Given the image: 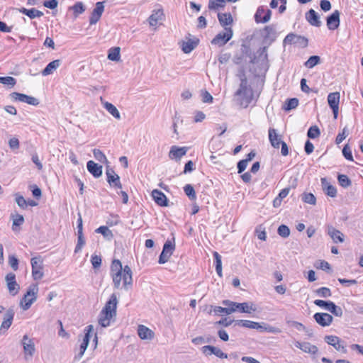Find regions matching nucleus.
Instances as JSON below:
<instances>
[{
    "label": "nucleus",
    "instance_id": "33",
    "mask_svg": "<svg viewBox=\"0 0 363 363\" xmlns=\"http://www.w3.org/2000/svg\"><path fill=\"white\" fill-rule=\"evenodd\" d=\"M18 11L20 13H22L26 15L31 19H33L36 17H41L43 16V13L42 11L37 10L35 8H32L30 9H27L26 8H21V9H18Z\"/></svg>",
    "mask_w": 363,
    "mask_h": 363
},
{
    "label": "nucleus",
    "instance_id": "55",
    "mask_svg": "<svg viewBox=\"0 0 363 363\" xmlns=\"http://www.w3.org/2000/svg\"><path fill=\"white\" fill-rule=\"evenodd\" d=\"M16 202L17 205L21 208H26L27 207V201L24 199V197L20 195L18 193L15 194Z\"/></svg>",
    "mask_w": 363,
    "mask_h": 363
},
{
    "label": "nucleus",
    "instance_id": "4",
    "mask_svg": "<svg viewBox=\"0 0 363 363\" xmlns=\"http://www.w3.org/2000/svg\"><path fill=\"white\" fill-rule=\"evenodd\" d=\"M38 292V284H31L28 287L26 294L24 295V296L20 301V305L24 311H26L28 308H30L33 303L36 301Z\"/></svg>",
    "mask_w": 363,
    "mask_h": 363
},
{
    "label": "nucleus",
    "instance_id": "28",
    "mask_svg": "<svg viewBox=\"0 0 363 363\" xmlns=\"http://www.w3.org/2000/svg\"><path fill=\"white\" fill-rule=\"evenodd\" d=\"M199 42V40L197 38H189L187 41H183L182 43V51L186 54L190 53L194 49L196 48Z\"/></svg>",
    "mask_w": 363,
    "mask_h": 363
},
{
    "label": "nucleus",
    "instance_id": "58",
    "mask_svg": "<svg viewBox=\"0 0 363 363\" xmlns=\"http://www.w3.org/2000/svg\"><path fill=\"white\" fill-rule=\"evenodd\" d=\"M315 293L322 298H328L331 296V291L329 288L321 287L315 291Z\"/></svg>",
    "mask_w": 363,
    "mask_h": 363
},
{
    "label": "nucleus",
    "instance_id": "3",
    "mask_svg": "<svg viewBox=\"0 0 363 363\" xmlns=\"http://www.w3.org/2000/svg\"><path fill=\"white\" fill-rule=\"evenodd\" d=\"M222 303L225 306H229L230 309L232 310L231 313L236 311H239L240 313H251L252 312H255L256 311V308L252 303H250V305H249V303L247 302L237 303L230 300H223Z\"/></svg>",
    "mask_w": 363,
    "mask_h": 363
},
{
    "label": "nucleus",
    "instance_id": "30",
    "mask_svg": "<svg viewBox=\"0 0 363 363\" xmlns=\"http://www.w3.org/2000/svg\"><path fill=\"white\" fill-rule=\"evenodd\" d=\"M269 139L271 145L274 148H279L280 145L283 143L281 137L277 135L276 130L274 128H269Z\"/></svg>",
    "mask_w": 363,
    "mask_h": 363
},
{
    "label": "nucleus",
    "instance_id": "37",
    "mask_svg": "<svg viewBox=\"0 0 363 363\" xmlns=\"http://www.w3.org/2000/svg\"><path fill=\"white\" fill-rule=\"evenodd\" d=\"M120 51L119 47H113L109 49L108 53V59L111 61L118 62L120 60Z\"/></svg>",
    "mask_w": 363,
    "mask_h": 363
},
{
    "label": "nucleus",
    "instance_id": "7",
    "mask_svg": "<svg viewBox=\"0 0 363 363\" xmlns=\"http://www.w3.org/2000/svg\"><path fill=\"white\" fill-rule=\"evenodd\" d=\"M32 276L34 280H40L43 277V263L40 257H33L30 260Z\"/></svg>",
    "mask_w": 363,
    "mask_h": 363
},
{
    "label": "nucleus",
    "instance_id": "16",
    "mask_svg": "<svg viewBox=\"0 0 363 363\" xmlns=\"http://www.w3.org/2000/svg\"><path fill=\"white\" fill-rule=\"evenodd\" d=\"M313 318L322 327L329 326L333 320V316L327 313H316L314 314Z\"/></svg>",
    "mask_w": 363,
    "mask_h": 363
},
{
    "label": "nucleus",
    "instance_id": "22",
    "mask_svg": "<svg viewBox=\"0 0 363 363\" xmlns=\"http://www.w3.org/2000/svg\"><path fill=\"white\" fill-rule=\"evenodd\" d=\"M186 152H187V147H179L176 145H174L171 147V149L169 150V157L172 160H179L184 155H186Z\"/></svg>",
    "mask_w": 363,
    "mask_h": 363
},
{
    "label": "nucleus",
    "instance_id": "24",
    "mask_svg": "<svg viewBox=\"0 0 363 363\" xmlns=\"http://www.w3.org/2000/svg\"><path fill=\"white\" fill-rule=\"evenodd\" d=\"M306 18L307 21L313 26L320 27L322 25V22L320 20V16L312 9H311L308 12H306Z\"/></svg>",
    "mask_w": 363,
    "mask_h": 363
},
{
    "label": "nucleus",
    "instance_id": "49",
    "mask_svg": "<svg viewBox=\"0 0 363 363\" xmlns=\"http://www.w3.org/2000/svg\"><path fill=\"white\" fill-rule=\"evenodd\" d=\"M337 179L340 185L344 188L350 186L352 184L351 180L349 179V177L345 174H339L337 177Z\"/></svg>",
    "mask_w": 363,
    "mask_h": 363
},
{
    "label": "nucleus",
    "instance_id": "19",
    "mask_svg": "<svg viewBox=\"0 0 363 363\" xmlns=\"http://www.w3.org/2000/svg\"><path fill=\"white\" fill-rule=\"evenodd\" d=\"M104 11V6L103 2H97L95 9L91 12L89 23L90 25L96 24L101 17Z\"/></svg>",
    "mask_w": 363,
    "mask_h": 363
},
{
    "label": "nucleus",
    "instance_id": "43",
    "mask_svg": "<svg viewBox=\"0 0 363 363\" xmlns=\"http://www.w3.org/2000/svg\"><path fill=\"white\" fill-rule=\"evenodd\" d=\"M301 199L304 203L315 205L316 203V199L312 193H303L301 194Z\"/></svg>",
    "mask_w": 363,
    "mask_h": 363
},
{
    "label": "nucleus",
    "instance_id": "6",
    "mask_svg": "<svg viewBox=\"0 0 363 363\" xmlns=\"http://www.w3.org/2000/svg\"><path fill=\"white\" fill-rule=\"evenodd\" d=\"M233 32L231 28H225L224 31L218 33L211 40L213 45L219 47L225 45L233 37Z\"/></svg>",
    "mask_w": 363,
    "mask_h": 363
},
{
    "label": "nucleus",
    "instance_id": "38",
    "mask_svg": "<svg viewBox=\"0 0 363 363\" xmlns=\"http://www.w3.org/2000/svg\"><path fill=\"white\" fill-rule=\"evenodd\" d=\"M213 311L216 315H220V313H225L226 315L231 314L232 310L230 309L229 306H227L225 308L221 307V306H211V309L208 312L209 314H211Z\"/></svg>",
    "mask_w": 363,
    "mask_h": 363
},
{
    "label": "nucleus",
    "instance_id": "12",
    "mask_svg": "<svg viewBox=\"0 0 363 363\" xmlns=\"http://www.w3.org/2000/svg\"><path fill=\"white\" fill-rule=\"evenodd\" d=\"M340 98L339 92L330 93L328 96V105L333 111L335 119H337L338 116Z\"/></svg>",
    "mask_w": 363,
    "mask_h": 363
},
{
    "label": "nucleus",
    "instance_id": "50",
    "mask_svg": "<svg viewBox=\"0 0 363 363\" xmlns=\"http://www.w3.org/2000/svg\"><path fill=\"white\" fill-rule=\"evenodd\" d=\"M184 191L186 194V195L191 200H195L196 198V192L194 189V187L191 184H186L184 187Z\"/></svg>",
    "mask_w": 363,
    "mask_h": 363
},
{
    "label": "nucleus",
    "instance_id": "21",
    "mask_svg": "<svg viewBox=\"0 0 363 363\" xmlns=\"http://www.w3.org/2000/svg\"><path fill=\"white\" fill-rule=\"evenodd\" d=\"M327 26L330 30H335L340 25V12L335 10L331 15L327 17Z\"/></svg>",
    "mask_w": 363,
    "mask_h": 363
},
{
    "label": "nucleus",
    "instance_id": "63",
    "mask_svg": "<svg viewBox=\"0 0 363 363\" xmlns=\"http://www.w3.org/2000/svg\"><path fill=\"white\" fill-rule=\"evenodd\" d=\"M342 154L344 157L350 161H353V157L352 155V151L348 145H345L342 149Z\"/></svg>",
    "mask_w": 363,
    "mask_h": 363
},
{
    "label": "nucleus",
    "instance_id": "60",
    "mask_svg": "<svg viewBox=\"0 0 363 363\" xmlns=\"http://www.w3.org/2000/svg\"><path fill=\"white\" fill-rule=\"evenodd\" d=\"M324 340L330 345H338V342H340V339L335 335H326L324 337Z\"/></svg>",
    "mask_w": 363,
    "mask_h": 363
},
{
    "label": "nucleus",
    "instance_id": "46",
    "mask_svg": "<svg viewBox=\"0 0 363 363\" xmlns=\"http://www.w3.org/2000/svg\"><path fill=\"white\" fill-rule=\"evenodd\" d=\"M298 105V100L296 98H292L286 100L285 102L284 109L286 111H290L296 108Z\"/></svg>",
    "mask_w": 363,
    "mask_h": 363
},
{
    "label": "nucleus",
    "instance_id": "25",
    "mask_svg": "<svg viewBox=\"0 0 363 363\" xmlns=\"http://www.w3.org/2000/svg\"><path fill=\"white\" fill-rule=\"evenodd\" d=\"M87 170L95 178H99L102 175V166L98 164L92 160H89L86 164Z\"/></svg>",
    "mask_w": 363,
    "mask_h": 363
},
{
    "label": "nucleus",
    "instance_id": "45",
    "mask_svg": "<svg viewBox=\"0 0 363 363\" xmlns=\"http://www.w3.org/2000/svg\"><path fill=\"white\" fill-rule=\"evenodd\" d=\"M74 11V15L75 17H77L79 14L82 13L85 11V6L82 2H77L74 6L70 7Z\"/></svg>",
    "mask_w": 363,
    "mask_h": 363
},
{
    "label": "nucleus",
    "instance_id": "47",
    "mask_svg": "<svg viewBox=\"0 0 363 363\" xmlns=\"http://www.w3.org/2000/svg\"><path fill=\"white\" fill-rule=\"evenodd\" d=\"M77 235H78L77 244L74 249L75 253L79 252L85 244V240H84V238L83 235V231H77Z\"/></svg>",
    "mask_w": 363,
    "mask_h": 363
},
{
    "label": "nucleus",
    "instance_id": "32",
    "mask_svg": "<svg viewBox=\"0 0 363 363\" xmlns=\"http://www.w3.org/2000/svg\"><path fill=\"white\" fill-rule=\"evenodd\" d=\"M218 18L220 24L225 28H228V26L232 25L233 19L230 13H218Z\"/></svg>",
    "mask_w": 363,
    "mask_h": 363
},
{
    "label": "nucleus",
    "instance_id": "56",
    "mask_svg": "<svg viewBox=\"0 0 363 363\" xmlns=\"http://www.w3.org/2000/svg\"><path fill=\"white\" fill-rule=\"evenodd\" d=\"M254 321L248 320H236L235 325H240L244 328L252 329Z\"/></svg>",
    "mask_w": 363,
    "mask_h": 363
},
{
    "label": "nucleus",
    "instance_id": "2",
    "mask_svg": "<svg viewBox=\"0 0 363 363\" xmlns=\"http://www.w3.org/2000/svg\"><path fill=\"white\" fill-rule=\"evenodd\" d=\"M118 298L116 294H112L109 300L100 313L99 323L102 327H107L110 325V320L116 315Z\"/></svg>",
    "mask_w": 363,
    "mask_h": 363
},
{
    "label": "nucleus",
    "instance_id": "53",
    "mask_svg": "<svg viewBox=\"0 0 363 363\" xmlns=\"http://www.w3.org/2000/svg\"><path fill=\"white\" fill-rule=\"evenodd\" d=\"M0 83L13 87L16 84V80L12 77H0Z\"/></svg>",
    "mask_w": 363,
    "mask_h": 363
},
{
    "label": "nucleus",
    "instance_id": "59",
    "mask_svg": "<svg viewBox=\"0 0 363 363\" xmlns=\"http://www.w3.org/2000/svg\"><path fill=\"white\" fill-rule=\"evenodd\" d=\"M24 223V218L22 215L16 214L13 219L12 229L16 230V226H20Z\"/></svg>",
    "mask_w": 363,
    "mask_h": 363
},
{
    "label": "nucleus",
    "instance_id": "39",
    "mask_svg": "<svg viewBox=\"0 0 363 363\" xmlns=\"http://www.w3.org/2000/svg\"><path fill=\"white\" fill-rule=\"evenodd\" d=\"M107 182L111 186L121 189L122 184L120 181V177L118 175L108 176L107 178Z\"/></svg>",
    "mask_w": 363,
    "mask_h": 363
},
{
    "label": "nucleus",
    "instance_id": "42",
    "mask_svg": "<svg viewBox=\"0 0 363 363\" xmlns=\"http://www.w3.org/2000/svg\"><path fill=\"white\" fill-rule=\"evenodd\" d=\"M320 63V57L318 55H313L308 58V60L304 63V65L308 68H313Z\"/></svg>",
    "mask_w": 363,
    "mask_h": 363
},
{
    "label": "nucleus",
    "instance_id": "40",
    "mask_svg": "<svg viewBox=\"0 0 363 363\" xmlns=\"http://www.w3.org/2000/svg\"><path fill=\"white\" fill-rule=\"evenodd\" d=\"M95 231L103 235L107 240H111L113 237L112 231L106 226H100Z\"/></svg>",
    "mask_w": 363,
    "mask_h": 363
},
{
    "label": "nucleus",
    "instance_id": "18",
    "mask_svg": "<svg viewBox=\"0 0 363 363\" xmlns=\"http://www.w3.org/2000/svg\"><path fill=\"white\" fill-rule=\"evenodd\" d=\"M14 317V311L9 308L4 316V320L0 327V333H4L11 325Z\"/></svg>",
    "mask_w": 363,
    "mask_h": 363
},
{
    "label": "nucleus",
    "instance_id": "36",
    "mask_svg": "<svg viewBox=\"0 0 363 363\" xmlns=\"http://www.w3.org/2000/svg\"><path fill=\"white\" fill-rule=\"evenodd\" d=\"M162 16L163 11L162 10L158 9L157 11H154L148 18L150 25L151 26H156L157 22L162 19Z\"/></svg>",
    "mask_w": 363,
    "mask_h": 363
},
{
    "label": "nucleus",
    "instance_id": "52",
    "mask_svg": "<svg viewBox=\"0 0 363 363\" xmlns=\"http://www.w3.org/2000/svg\"><path fill=\"white\" fill-rule=\"evenodd\" d=\"M277 233L281 237L286 238H288L290 235V229L286 225H281L277 230Z\"/></svg>",
    "mask_w": 363,
    "mask_h": 363
},
{
    "label": "nucleus",
    "instance_id": "57",
    "mask_svg": "<svg viewBox=\"0 0 363 363\" xmlns=\"http://www.w3.org/2000/svg\"><path fill=\"white\" fill-rule=\"evenodd\" d=\"M320 134V130L319 128L314 125V126H311L308 130V133H307V135L309 138H315L317 137H318Z\"/></svg>",
    "mask_w": 363,
    "mask_h": 363
},
{
    "label": "nucleus",
    "instance_id": "34",
    "mask_svg": "<svg viewBox=\"0 0 363 363\" xmlns=\"http://www.w3.org/2000/svg\"><path fill=\"white\" fill-rule=\"evenodd\" d=\"M61 61L60 60H55L50 62L45 68L42 71L43 76H48L52 74L57 68L60 66Z\"/></svg>",
    "mask_w": 363,
    "mask_h": 363
},
{
    "label": "nucleus",
    "instance_id": "27",
    "mask_svg": "<svg viewBox=\"0 0 363 363\" xmlns=\"http://www.w3.org/2000/svg\"><path fill=\"white\" fill-rule=\"evenodd\" d=\"M138 335L142 340H151L154 338V332L143 325H139L138 327Z\"/></svg>",
    "mask_w": 363,
    "mask_h": 363
},
{
    "label": "nucleus",
    "instance_id": "23",
    "mask_svg": "<svg viewBox=\"0 0 363 363\" xmlns=\"http://www.w3.org/2000/svg\"><path fill=\"white\" fill-rule=\"evenodd\" d=\"M152 196L155 203L160 206H167L168 200L165 194L160 190L154 189L152 191Z\"/></svg>",
    "mask_w": 363,
    "mask_h": 363
},
{
    "label": "nucleus",
    "instance_id": "44",
    "mask_svg": "<svg viewBox=\"0 0 363 363\" xmlns=\"http://www.w3.org/2000/svg\"><path fill=\"white\" fill-rule=\"evenodd\" d=\"M225 5V0H209L208 9L216 10L218 8H223Z\"/></svg>",
    "mask_w": 363,
    "mask_h": 363
},
{
    "label": "nucleus",
    "instance_id": "11",
    "mask_svg": "<svg viewBox=\"0 0 363 363\" xmlns=\"http://www.w3.org/2000/svg\"><path fill=\"white\" fill-rule=\"evenodd\" d=\"M284 43L294 44L302 48H306L308 45V39L303 36L298 35L294 33H289L285 37Z\"/></svg>",
    "mask_w": 363,
    "mask_h": 363
},
{
    "label": "nucleus",
    "instance_id": "17",
    "mask_svg": "<svg viewBox=\"0 0 363 363\" xmlns=\"http://www.w3.org/2000/svg\"><path fill=\"white\" fill-rule=\"evenodd\" d=\"M21 342L23 347L24 353L26 354V359H28V355L33 357L35 350L33 340L30 339L27 335H25L23 337Z\"/></svg>",
    "mask_w": 363,
    "mask_h": 363
},
{
    "label": "nucleus",
    "instance_id": "31",
    "mask_svg": "<svg viewBox=\"0 0 363 363\" xmlns=\"http://www.w3.org/2000/svg\"><path fill=\"white\" fill-rule=\"evenodd\" d=\"M328 233L332 238L334 242H344V235L343 234L338 230L334 228L332 226L328 227Z\"/></svg>",
    "mask_w": 363,
    "mask_h": 363
},
{
    "label": "nucleus",
    "instance_id": "35",
    "mask_svg": "<svg viewBox=\"0 0 363 363\" xmlns=\"http://www.w3.org/2000/svg\"><path fill=\"white\" fill-rule=\"evenodd\" d=\"M241 52L243 55L249 57L250 62L252 64L257 63V56L255 55H252L251 49L248 45L242 44L241 47Z\"/></svg>",
    "mask_w": 363,
    "mask_h": 363
},
{
    "label": "nucleus",
    "instance_id": "1",
    "mask_svg": "<svg viewBox=\"0 0 363 363\" xmlns=\"http://www.w3.org/2000/svg\"><path fill=\"white\" fill-rule=\"evenodd\" d=\"M111 276L116 289L121 287V280L123 281V287L126 291L132 287V270L128 265L123 267L120 260L113 259L112 261L111 264Z\"/></svg>",
    "mask_w": 363,
    "mask_h": 363
},
{
    "label": "nucleus",
    "instance_id": "51",
    "mask_svg": "<svg viewBox=\"0 0 363 363\" xmlns=\"http://www.w3.org/2000/svg\"><path fill=\"white\" fill-rule=\"evenodd\" d=\"M267 46H264L263 48H259V50L257 51V53L259 54V56L257 57V62L259 61L262 62H266L267 61Z\"/></svg>",
    "mask_w": 363,
    "mask_h": 363
},
{
    "label": "nucleus",
    "instance_id": "9",
    "mask_svg": "<svg viewBox=\"0 0 363 363\" xmlns=\"http://www.w3.org/2000/svg\"><path fill=\"white\" fill-rule=\"evenodd\" d=\"M175 249V245L170 240H167L163 245L162 251L159 257L158 262L164 264L168 262L169 257L173 254Z\"/></svg>",
    "mask_w": 363,
    "mask_h": 363
},
{
    "label": "nucleus",
    "instance_id": "41",
    "mask_svg": "<svg viewBox=\"0 0 363 363\" xmlns=\"http://www.w3.org/2000/svg\"><path fill=\"white\" fill-rule=\"evenodd\" d=\"M104 107L114 118L117 119H119L121 118V115L118 110L112 104L106 102L104 104Z\"/></svg>",
    "mask_w": 363,
    "mask_h": 363
},
{
    "label": "nucleus",
    "instance_id": "62",
    "mask_svg": "<svg viewBox=\"0 0 363 363\" xmlns=\"http://www.w3.org/2000/svg\"><path fill=\"white\" fill-rule=\"evenodd\" d=\"M236 320H230L228 318H223L220 320L215 323L216 325H222L224 327H228L231 325Z\"/></svg>",
    "mask_w": 363,
    "mask_h": 363
},
{
    "label": "nucleus",
    "instance_id": "64",
    "mask_svg": "<svg viewBox=\"0 0 363 363\" xmlns=\"http://www.w3.org/2000/svg\"><path fill=\"white\" fill-rule=\"evenodd\" d=\"M9 263L11 267L14 270H17L18 267V260L14 255H10L9 257Z\"/></svg>",
    "mask_w": 363,
    "mask_h": 363
},
{
    "label": "nucleus",
    "instance_id": "14",
    "mask_svg": "<svg viewBox=\"0 0 363 363\" xmlns=\"http://www.w3.org/2000/svg\"><path fill=\"white\" fill-rule=\"evenodd\" d=\"M201 351L206 356H208L211 354H214L220 359L228 358V354L226 353H224L220 348L215 347V346H212V345L203 346L201 348Z\"/></svg>",
    "mask_w": 363,
    "mask_h": 363
},
{
    "label": "nucleus",
    "instance_id": "61",
    "mask_svg": "<svg viewBox=\"0 0 363 363\" xmlns=\"http://www.w3.org/2000/svg\"><path fill=\"white\" fill-rule=\"evenodd\" d=\"M91 262L94 269H99L101 265V257L96 255H92Z\"/></svg>",
    "mask_w": 363,
    "mask_h": 363
},
{
    "label": "nucleus",
    "instance_id": "5",
    "mask_svg": "<svg viewBox=\"0 0 363 363\" xmlns=\"http://www.w3.org/2000/svg\"><path fill=\"white\" fill-rule=\"evenodd\" d=\"M314 304L330 311L335 316L341 317L343 314L342 309L330 301L316 299L314 301Z\"/></svg>",
    "mask_w": 363,
    "mask_h": 363
},
{
    "label": "nucleus",
    "instance_id": "13",
    "mask_svg": "<svg viewBox=\"0 0 363 363\" xmlns=\"http://www.w3.org/2000/svg\"><path fill=\"white\" fill-rule=\"evenodd\" d=\"M11 96L14 100L25 102L28 104L33 106H38L40 103L39 100L37 98L18 92L11 93Z\"/></svg>",
    "mask_w": 363,
    "mask_h": 363
},
{
    "label": "nucleus",
    "instance_id": "15",
    "mask_svg": "<svg viewBox=\"0 0 363 363\" xmlns=\"http://www.w3.org/2000/svg\"><path fill=\"white\" fill-rule=\"evenodd\" d=\"M235 95L244 99H248L252 96V89L248 86L247 80L245 77L241 79L240 87L235 92Z\"/></svg>",
    "mask_w": 363,
    "mask_h": 363
},
{
    "label": "nucleus",
    "instance_id": "29",
    "mask_svg": "<svg viewBox=\"0 0 363 363\" xmlns=\"http://www.w3.org/2000/svg\"><path fill=\"white\" fill-rule=\"evenodd\" d=\"M321 184H322V187H323V191H325V193L330 196V197H335L336 195H337V189L335 186H333V185H331L328 182V180L326 179V178H322L321 179Z\"/></svg>",
    "mask_w": 363,
    "mask_h": 363
},
{
    "label": "nucleus",
    "instance_id": "54",
    "mask_svg": "<svg viewBox=\"0 0 363 363\" xmlns=\"http://www.w3.org/2000/svg\"><path fill=\"white\" fill-rule=\"evenodd\" d=\"M315 267L317 269H320L324 271H331L330 264L325 260H318L315 264Z\"/></svg>",
    "mask_w": 363,
    "mask_h": 363
},
{
    "label": "nucleus",
    "instance_id": "20",
    "mask_svg": "<svg viewBox=\"0 0 363 363\" xmlns=\"http://www.w3.org/2000/svg\"><path fill=\"white\" fill-rule=\"evenodd\" d=\"M262 35L264 38V43L270 45L276 39V31L272 26H265Z\"/></svg>",
    "mask_w": 363,
    "mask_h": 363
},
{
    "label": "nucleus",
    "instance_id": "48",
    "mask_svg": "<svg viewBox=\"0 0 363 363\" xmlns=\"http://www.w3.org/2000/svg\"><path fill=\"white\" fill-rule=\"evenodd\" d=\"M93 154L96 160L101 163H108V161L106 157V155L99 149H94L93 150Z\"/></svg>",
    "mask_w": 363,
    "mask_h": 363
},
{
    "label": "nucleus",
    "instance_id": "26",
    "mask_svg": "<svg viewBox=\"0 0 363 363\" xmlns=\"http://www.w3.org/2000/svg\"><path fill=\"white\" fill-rule=\"evenodd\" d=\"M295 346L306 353L315 354L318 351V349L315 345H311L308 342H301L299 341H296L295 342Z\"/></svg>",
    "mask_w": 363,
    "mask_h": 363
},
{
    "label": "nucleus",
    "instance_id": "8",
    "mask_svg": "<svg viewBox=\"0 0 363 363\" xmlns=\"http://www.w3.org/2000/svg\"><path fill=\"white\" fill-rule=\"evenodd\" d=\"M93 330H94V327L92 325H89L85 328V329H84L85 334L83 337L82 342L80 345L79 352L75 357V359H80L83 357V355L89 345L90 337H91Z\"/></svg>",
    "mask_w": 363,
    "mask_h": 363
},
{
    "label": "nucleus",
    "instance_id": "10",
    "mask_svg": "<svg viewBox=\"0 0 363 363\" xmlns=\"http://www.w3.org/2000/svg\"><path fill=\"white\" fill-rule=\"evenodd\" d=\"M5 281L9 294L14 296L17 295L20 290V286L16 282V275L13 273H9L5 277Z\"/></svg>",
    "mask_w": 363,
    "mask_h": 363
}]
</instances>
